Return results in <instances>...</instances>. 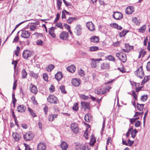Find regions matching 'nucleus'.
Returning a JSON list of instances; mask_svg holds the SVG:
<instances>
[{
    "mask_svg": "<svg viewBox=\"0 0 150 150\" xmlns=\"http://www.w3.org/2000/svg\"><path fill=\"white\" fill-rule=\"evenodd\" d=\"M54 67V66L53 64H50L46 67V70L48 71H51Z\"/></svg>",
    "mask_w": 150,
    "mask_h": 150,
    "instance_id": "29",
    "label": "nucleus"
},
{
    "mask_svg": "<svg viewBox=\"0 0 150 150\" xmlns=\"http://www.w3.org/2000/svg\"><path fill=\"white\" fill-rule=\"evenodd\" d=\"M85 120L86 122H89V115L88 114H87V115H85Z\"/></svg>",
    "mask_w": 150,
    "mask_h": 150,
    "instance_id": "58",
    "label": "nucleus"
},
{
    "mask_svg": "<svg viewBox=\"0 0 150 150\" xmlns=\"http://www.w3.org/2000/svg\"><path fill=\"white\" fill-rule=\"evenodd\" d=\"M90 39L91 42L94 43L98 42L99 41L98 37L96 36H93L91 37Z\"/></svg>",
    "mask_w": 150,
    "mask_h": 150,
    "instance_id": "24",
    "label": "nucleus"
},
{
    "mask_svg": "<svg viewBox=\"0 0 150 150\" xmlns=\"http://www.w3.org/2000/svg\"><path fill=\"white\" fill-rule=\"evenodd\" d=\"M86 25L90 31H93L95 30V26L91 22H87Z\"/></svg>",
    "mask_w": 150,
    "mask_h": 150,
    "instance_id": "12",
    "label": "nucleus"
},
{
    "mask_svg": "<svg viewBox=\"0 0 150 150\" xmlns=\"http://www.w3.org/2000/svg\"><path fill=\"white\" fill-rule=\"evenodd\" d=\"M78 108L77 106V103H76V104H74V107L73 108V109L75 111H77L78 110Z\"/></svg>",
    "mask_w": 150,
    "mask_h": 150,
    "instance_id": "61",
    "label": "nucleus"
},
{
    "mask_svg": "<svg viewBox=\"0 0 150 150\" xmlns=\"http://www.w3.org/2000/svg\"><path fill=\"white\" fill-rule=\"evenodd\" d=\"M132 94L134 99L136 100H137V95L136 94L134 91H133Z\"/></svg>",
    "mask_w": 150,
    "mask_h": 150,
    "instance_id": "63",
    "label": "nucleus"
},
{
    "mask_svg": "<svg viewBox=\"0 0 150 150\" xmlns=\"http://www.w3.org/2000/svg\"><path fill=\"white\" fill-rule=\"evenodd\" d=\"M116 55L122 62L125 63L126 61L127 57L125 53H122V52H120V53H117Z\"/></svg>",
    "mask_w": 150,
    "mask_h": 150,
    "instance_id": "1",
    "label": "nucleus"
},
{
    "mask_svg": "<svg viewBox=\"0 0 150 150\" xmlns=\"http://www.w3.org/2000/svg\"><path fill=\"white\" fill-rule=\"evenodd\" d=\"M110 66L109 64L107 63H103L101 66V69L105 70L108 69Z\"/></svg>",
    "mask_w": 150,
    "mask_h": 150,
    "instance_id": "25",
    "label": "nucleus"
},
{
    "mask_svg": "<svg viewBox=\"0 0 150 150\" xmlns=\"http://www.w3.org/2000/svg\"><path fill=\"white\" fill-rule=\"evenodd\" d=\"M60 17V15L59 13H57V14L56 15V18H55L54 21V23H56L57 21L59 19Z\"/></svg>",
    "mask_w": 150,
    "mask_h": 150,
    "instance_id": "54",
    "label": "nucleus"
},
{
    "mask_svg": "<svg viewBox=\"0 0 150 150\" xmlns=\"http://www.w3.org/2000/svg\"><path fill=\"white\" fill-rule=\"evenodd\" d=\"M36 25H32L30 26V29L31 30L34 31L36 28Z\"/></svg>",
    "mask_w": 150,
    "mask_h": 150,
    "instance_id": "47",
    "label": "nucleus"
},
{
    "mask_svg": "<svg viewBox=\"0 0 150 150\" xmlns=\"http://www.w3.org/2000/svg\"><path fill=\"white\" fill-rule=\"evenodd\" d=\"M28 109L29 111L30 112V114L31 115L32 117H34L36 116V115H35V114L31 108H28Z\"/></svg>",
    "mask_w": 150,
    "mask_h": 150,
    "instance_id": "38",
    "label": "nucleus"
},
{
    "mask_svg": "<svg viewBox=\"0 0 150 150\" xmlns=\"http://www.w3.org/2000/svg\"><path fill=\"white\" fill-rule=\"evenodd\" d=\"M13 139L17 142L18 141L21 139V136L16 132H13L12 134Z\"/></svg>",
    "mask_w": 150,
    "mask_h": 150,
    "instance_id": "17",
    "label": "nucleus"
},
{
    "mask_svg": "<svg viewBox=\"0 0 150 150\" xmlns=\"http://www.w3.org/2000/svg\"><path fill=\"white\" fill-rule=\"evenodd\" d=\"M111 88V87L109 86H106L104 88L101 89L102 90V93L104 94L109 92L110 89Z\"/></svg>",
    "mask_w": 150,
    "mask_h": 150,
    "instance_id": "26",
    "label": "nucleus"
},
{
    "mask_svg": "<svg viewBox=\"0 0 150 150\" xmlns=\"http://www.w3.org/2000/svg\"><path fill=\"white\" fill-rule=\"evenodd\" d=\"M78 73L80 76H82L84 75V71L82 69H80L78 71Z\"/></svg>",
    "mask_w": 150,
    "mask_h": 150,
    "instance_id": "42",
    "label": "nucleus"
},
{
    "mask_svg": "<svg viewBox=\"0 0 150 150\" xmlns=\"http://www.w3.org/2000/svg\"><path fill=\"white\" fill-rule=\"evenodd\" d=\"M80 96L81 98L84 100H87L89 98V97L88 96H85L83 94H81Z\"/></svg>",
    "mask_w": 150,
    "mask_h": 150,
    "instance_id": "39",
    "label": "nucleus"
},
{
    "mask_svg": "<svg viewBox=\"0 0 150 150\" xmlns=\"http://www.w3.org/2000/svg\"><path fill=\"white\" fill-rule=\"evenodd\" d=\"M149 77L147 76H146L144 77L143 80L142 81L141 83V85H143L144 84L146 83L149 80Z\"/></svg>",
    "mask_w": 150,
    "mask_h": 150,
    "instance_id": "34",
    "label": "nucleus"
},
{
    "mask_svg": "<svg viewBox=\"0 0 150 150\" xmlns=\"http://www.w3.org/2000/svg\"><path fill=\"white\" fill-rule=\"evenodd\" d=\"M18 112H24L26 110V107L23 105H20L17 107Z\"/></svg>",
    "mask_w": 150,
    "mask_h": 150,
    "instance_id": "19",
    "label": "nucleus"
},
{
    "mask_svg": "<svg viewBox=\"0 0 150 150\" xmlns=\"http://www.w3.org/2000/svg\"><path fill=\"white\" fill-rule=\"evenodd\" d=\"M30 74L31 76L35 78H37L38 77V75L37 74L33 72H31Z\"/></svg>",
    "mask_w": 150,
    "mask_h": 150,
    "instance_id": "55",
    "label": "nucleus"
},
{
    "mask_svg": "<svg viewBox=\"0 0 150 150\" xmlns=\"http://www.w3.org/2000/svg\"><path fill=\"white\" fill-rule=\"evenodd\" d=\"M91 60L92 61V62L91 63V65L92 67L95 68L97 66V62L101 61V58H98L97 59H91Z\"/></svg>",
    "mask_w": 150,
    "mask_h": 150,
    "instance_id": "11",
    "label": "nucleus"
},
{
    "mask_svg": "<svg viewBox=\"0 0 150 150\" xmlns=\"http://www.w3.org/2000/svg\"><path fill=\"white\" fill-rule=\"evenodd\" d=\"M21 33V36L24 38H27L30 36V33L28 31L25 30H22L18 32V33Z\"/></svg>",
    "mask_w": 150,
    "mask_h": 150,
    "instance_id": "7",
    "label": "nucleus"
},
{
    "mask_svg": "<svg viewBox=\"0 0 150 150\" xmlns=\"http://www.w3.org/2000/svg\"><path fill=\"white\" fill-rule=\"evenodd\" d=\"M34 104L36 105L37 104V101L35 100V98L34 97H32L31 98Z\"/></svg>",
    "mask_w": 150,
    "mask_h": 150,
    "instance_id": "60",
    "label": "nucleus"
},
{
    "mask_svg": "<svg viewBox=\"0 0 150 150\" xmlns=\"http://www.w3.org/2000/svg\"><path fill=\"white\" fill-rule=\"evenodd\" d=\"M75 67L74 65H71L70 66L67 67V70L69 72L71 73H73L75 70Z\"/></svg>",
    "mask_w": 150,
    "mask_h": 150,
    "instance_id": "22",
    "label": "nucleus"
},
{
    "mask_svg": "<svg viewBox=\"0 0 150 150\" xmlns=\"http://www.w3.org/2000/svg\"><path fill=\"white\" fill-rule=\"evenodd\" d=\"M129 32L128 30H123L119 34V36L120 37H124L126 34L127 33Z\"/></svg>",
    "mask_w": 150,
    "mask_h": 150,
    "instance_id": "33",
    "label": "nucleus"
},
{
    "mask_svg": "<svg viewBox=\"0 0 150 150\" xmlns=\"http://www.w3.org/2000/svg\"><path fill=\"white\" fill-rule=\"evenodd\" d=\"M62 3V1L61 0H58L57 1V5L58 8L59 9H60L61 8V5Z\"/></svg>",
    "mask_w": 150,
    "mask_h": 150,
    "instance_id": "40",
    "label": "nucleus"
},
{
    "mask_svg": "<svg viewBox=\"0 0 150 150\" xmlns=\"http://www.w3.org/2000/svg\"><path fill=\"white\" fill-rule=\"evenodd\" d=\"M71 128L72 132L75 133H77L79 132L78 126L77 124L74 123H71Z\"/></svg>",
    "mask_w": 150,
    "mask_h": 150,
    "instance_id": "8",
    "label": "nucleus"
},
{
    "mask_svg": "<svg viewBox=\"0 0 150 150\" xmlns=\"http://www.w3.org/2000/svg\"><path fill=\"white\" fill-rule=\"evenodd\" d=\"M22 77L23 79L25 78L27 75V73L26 71L25 70L23 69L21 72Z\"/></svg>",
    "mask_w": 150,
    "mask_h": 150,
    "instance_id": "32",
    "label": "nucleus"
},
{
    "mask_svg": "<svg viewBox=\"0 0 150 150\" xmlns=\"http://www.w3.org/2000/svg\"><path fill=\"white\" fill-rule=\"evenodd\" d=\"M30 92L34 94H36L38 92L36 86L31 84L30 86Z\"/></svg>",
    "mask_w": 150,
    "mask_h": 150,
    "instance_id": "14",
    "label": "nucleus"
},
{
    "mask_svg": "<svg viewBox=\"0 0 150 150\" xmlns=\"http://www.w3.org/2000/svg\"><path fill=\"white\" fill-rule=\"evenodd\" d=\"M81 83V80L78 78L73 79L71 80L72 84L76 87L78 86Z\"/></svg>",
    "mask_w": 150,
    "mask_h": 150,
    "instance_id": "10",
    "label": "nucleus"
},
{
    "mask_svg": "<svg viewBox=\"0 0 150 150\" xmlns=\"http://www.w3.org/2000/svg\"><path fill=\"white\" fill-rule=\"evenodd\" d=\"M19 38L18 35H17L16 36V38H14L13 41V42H17L19 40Z\"/></svg>",
    "mask_w": 150,
    "mask_h": 150,
    "instance_id": "62",
    "label": "nucleus"
},
{
    "mask_svg": "<svg viewBox=\"0 0 150 150\" xmlns=\"http://www.w3.org/2000/svg\"><path fill=\"white\" fill-rule=\"evenodd\" d=\"M146 67L148 71H150V62H148Z\"/></svg>",
    "mask_w": 150,
    "mask_h": 150,
    "instance_id": "64",
    "label": "nucleus"
},
{
    "mask_svg": "<svg viewBox=\"0 0 150 150\" xmlns=\"http://www.w3.org/2000/svg\"><path fill=\"white\" fill-rule=\"evenodd\" d=\"M135 74L138 77L142 78L144 75V73L143 71L142 66H141L135 72Z\"/></svg>",
    "mask_w": 150,
    "mask_h": 150,
    "instance_id": "2",
    "label": "nucleus"
},
{
    "mask_svg": "<svg viewBox=\"0 0 150 150\" xmlns=\"http://www.w3.org/2000/svg\"><path fill=\"white\" fill-rule=\"evenodd\" d=\"M146 29V25H144L139 29L138 31L141 33H144L145 32Z\"/></svg>",
    "mask_w": 150,
    "mask_h": 150,
    "instance_id": "30",
    "label": "nucleus"
},
{
    "mask_svg": "<svg viewBox=\"0 0 150 150\" xmlns=\"http://www.w3.org/2000/svg\"><path fill=\"white\" fill-rule=\"evenodd\" d=\"M132 21L137 25H138L139 24V23L137 21V18L136 17L133 18H132Z\"/></svg>",
    "mask_w": 150,
    "mask_h": 150,
    "instance_id": "50",
    "label": "nucleus"
},
{
    "mask_svg": "<svg viewBox=\"0 0 150 150\" xmlns=\"http://www.w3.org/2000/svg\"><path fill=\"white\" fill-rule=\"evenodd\" d=\"M49 90L52 93L54 91V87L52 85H51L50 88H49Z\"/></svg>",
    "mask_w": 150,
    "mask_h": 150,
    "instance_id": "49",
    "label": "nucleus"
},
{
    "mask_svg": "<svg viewBox=\"0 0 150 150\" xmlns=\"http://www.w3.org/2000/svg\"><path fill=\"white\" fill-rule=\"evenodd\" d=\"M147 95H143L141 96V99L143 101H145L147 99Z\"/></svg>",
    "mask_w": 150,
    "mask_h": 150,
    "instance_id": "45",
    "label": "nucleus"
},
{
    "mask_svg": "<svg viewBox=\"0 0 150 150\" xmlns=\"http://www.w3.org/2000/svg\"><path fill=\"white\" fill-rule=\"evenodd\" d=\"M77 19L78 18L77 17H70L67 20V21L68 23L70 24L73 21L77 20Z\"/></svg>",
    "mask_w": 150,
    "mask_h": 150,
    "instance_id": "28",
    "label": "nucleus"
},
{
    "mask_svg": "<svg viewBox=\"0 0 150 150\" xmlns=\"http://www.w3.org/2000/svg\"><path fill=\"white\" fill-rule=\"evenodd\" d=\"M68 145L65 142H63L61 144V147L62 150H67L68 148Z\"/></svg>",
    "mask_w": 150,
    "mask_h": 150,
    "instance_id": "20",
    "label": "nucleus"
},
{
    "mask_svg": "<svg viewBox=\"0 0 150 150\" xmlns=\"http://www.w3.org/2000/svg\"><path fill=\"white\" fill-rule=\"evenodd\" d=\"M113 17L116 20H120L123 18L122 14L119 12H114Z\"/></svg>",
    "mask_w": 150,
    "mask_h": 150,
    "instance_id": "9",
    "label": "nucleus"
},
{
    "mask_svg": "<svg viewBox=\"0 0 150 150\" xmlns=\"http://www.w3.org/2000/svg\"><path fill=\"white\" fill-rule=\"evenodd\" d=\"M134 11V7L132 6H129L126 8L125 12L127 14H131Z\"/></svg>",
    "mask_w": 150,
    "mask_h": 150,
    "instance_id": "16",
    "label": "nucleus"
},
{
    "mask_svg": "<svg viewBox=\"0 0 150 150\" xmlns=\"http://www.w3.org/2000/svg\"><path fill=\"white\" fill-rule=\"evenodd\" d=\"M48 76L46 74H43V78L45 81L48 80Z\"/></svg>",
    "mask_w": 150,
    "mask_h": 150,
    "instance_id": "52",
    "label": "nucleus"
},
{
    "mask_svg": "<svg viewBox=\"0 0 150 150\" xmlns=\"http://www.w3.org/2000/svg\"><path fill=\"white\" fill-rule=\"evenodd\" d=\"M108 57L109 60L112 61H115V58L111 55H109Z\"/></svg>",
    "mask_w": 150,
    "mask_h": 150,
    "instance_id": "57",
    "label": "nucleus"
},
{
    "mask_svg": "<svg viewBox=\"0 0 150 150\" xmlns=\"http://www.w3.org/2000/svg\"><path fill=\"white\" fill-rule=\"evenodd\" d=\"M56 29L55 27H52L49 30V33L53 38H54L56 37V35L54 33V31Z\"/></svg>",
    "mask_w": 150,
    "mask_h": 150,
    "instance_id": "18",
    "label": "nucleus"
},
{
    "mask_svg": "<svg viewBox=\"0 0 150 150\" xmlns=\"http://www.w3.org/2000/svg\"><path fill=\"white\" fill-rule=\"evenodd\" d=\"M102 89H97L95 90V93L97 94L98 95L99 94H102L103 93H102Z\"/></svg>",
    "mask_w": 150,
    "mask_h": 150,
    "instance_id": "37",
    "label": "nucleus"
},
{
    "mask_svg": "<svg viewBox=\"0 0 150 150\" xmlns=\"http://www.w3.org/2000/svg\"><path fill=\"white\" fill-rule=\"evenodd\" d=\"M36 43L37 45L40 46L42 45L43 41L42 40H39L36 41Z\"/></svg>",
    "mask_w": 150,
    "mask_h": 150,
    "instance_id": "44",
    "label": "nucleus"
},
{
    "mask_svg": "<svg viewBox=\"0 0 150 150\" xmlns=\"http://www.w3.org/2000/svg\"><path fill=\"white\" fill-rule=\"evenodd\" d=\"M54 119V116H53V115H49L48 117V119L49 121H53Z\"/></svg>",
    "mask_w": 150,
    "mask_h": 150,
    "instance_id": "56",
    "label": "nucleus"
},
{
    "mask_svg": "<svg viewBox=\"0 0 150 150\" xmlns=\"http://www.w3.org/2000/svg\"><path fill=\"white\" fill-rule=\"evenodd\" d=\"M98 48L95 46H93L90 47L89 48V50L91 51H94L98 50Z\"/></svg>",
    "mask_w": 150,
    "mask_h": 150,
    "instance_id": "35",
    "label": "nucleus"
},
{
    "mask_svg": "<svg viewBox=\"0 0 150 150\" xmlns=\"http://www.w3.org/2000/svg\"><path fill=\"white\" fill-rule=\"evenodd\" d=\"M144 104H140L137 103V110L139 111L142 110L144 108Z\"/></svg>",
    "mask_w": 150,
    "mask_h": 150,
    "instance_id": "31",
    "label": "nucleus"
},
{
    "mask_svg": "<svg viewBox=\"0 0 150 150\" xmlns=\"http://www.w3.org/2000/svg\"><path fill=\"white\" fill-rule=\"evenodd\" d=\"M82 27L81 26L79 25H77L75 29L74 33L76 35L79 36L82 33Z\"/></svg>",
    "mask_w": 150,
    "mask_h": 150,
    "instance_id": "6",
    "label": "nucleus"
},
{
    "mask_svg": "<svg viewBox=\"0 0 150 150\" xmlns=\"http://www.w3.org/2000/svg\"><path fill=\"white\" fill-rule=\"evenodd\" d=\"M140 125V122L139 121H137L135 122V126L136 127H138Z\"/></svg>",
    "mask_w": 150,
    "mask_h": 150,
    "instance_id": "59",
    "label": "nucleus"
},
{
    "mask_svg": "<svg viewBox=\"0 0 150 150\" xmlns=\"http://www.w3.org/2000/svg\"><path fill=\"white\" fill-rule=\"evenodd\" d=\"M146 53V52L144 51L143 50H141L139 52L140 54L141 55L142 57L144 56Z\"/></svg>",
    "mask_w": 150,
    "mask_h": 150,
    "instance_id": "51",
    "label": "nucleus"
},
{
    "mask_svg": "<svg viewBox=\"0 0 150 150\" xmlns=\"http://www.w3.org/2000/svg\"><path fill=\"white\" fill-rule=\"evenodd\" d=\"M20 50V48L19 47H17L16 50L15 51V54L17 56H18Z\"/></svg>",
    "mask_w": 150,
    "mask_h": 150,
    "instance_id": "43",
    "label": "nucleus"
},
{
    "mask_svg": "<svg viewBox=\"0 0 150 150\" xmlns=\"http://www.w3.org/2000/svg\"><path fill=\"white\" fill-rule=\"evenodd\" d=\"M56 79L58 81L61 80L62 77V73L60 72H58L55 75Z\"/></svg>",
    "mask_w": 150,
    "mask_h": 150,
    "instance_id": "21",
    "label": "nucleus"
},
{
    "mask_svg": "<svg viewBox=\"0 0 150 150\" xmlns=\"http://www.w3.org/2000/svg\"><path fill=\"white\" fill-rule=\"evenodd\" d=\"M78 146L76 147V149L77 150H90L88 146L83 145L81 146V148L79 147V149H78Z\"/></svg>",
    "mask_w": 150,
    "mask_h": 150,
    "instance_id": "27",
    "label": "nucleus"
},
{
    "mask_svg": "<svg viewBox=\"0 0 150 150\" xmlns=\"http://www.w3.org/2000/svg\"><path fill=\"white\" fill-rule=\"evenodd\" d=\"M34 137V135L31 132H28L23 135L24 138L26 141L32 139Z\"/></svg>",
    "mask_w": 150,
    "mask_h": 150,
    "instance_id": "4",
    "label": "nucleus"
},
{
    "mask_svg": "<svg viewBox=\"0 0 150 150\" xmlns=\"http://www.w3.org/2000/svg\"><path fill=\"white\" fill-rule=\"evenodd\" d=\"M68 35L67 32L63 31L60 34L59 37L61 39L66 40L68 38Z\"/></svg>",
    "mask_w": 150,
    "mask_h": 150,
    "instance_id": "15",
    "label": "nucleus"
},
{
    "mask_svg": "<svg viewBox=\"0 0 150 150\" xmlns=\"http://www.w3.org/2000/svg\"><path fill=\"white\" fill-rule=\"evenodd\" d=\"M33 55L32 51L29 50H26L23 52V56L24 59H26L31 57Z\"/></svg>",
    "mask_w": 150,
    "mask_h": 150,
    "instance_id": "5",
    "label": "nucleus"
},
{
    "mask_svg": "<svg viewBox=\"0 0 150 150\" xmlns=\"http://www.w3.org/2000/svg\"><path fill=\"white\" fill-rule=\"evenodd\" d=\"M24 22H21L20 23H19L18 24V25H16L15 28L14 29V30L12 31V32L11 34V35H11L13 33V32L15 31V30H16V29L20 25H21L22 23H23Z\"/></svg>",
    "mask_w": 150,
    "mask_h": 150,
    "instance_id": "46",
    "label": "nucleus"
},
{
    "mask_svg": "<svg viewBox=\"0 0 150 150\" xmlns=\"http://www.w3.org/2000/svg\"><path fill=\"white\" fill-rule=\"evenodd\" d=\"M60 89L62 93H66V91L65 90V87L64 86H61L60 87Z\"/></svg>",
    "mask_w": 150,
    "mask_h": 150,
    "instance_id": "41",
    "label": "nucleus"
},
{
    "mask_svg": "<svg viewBox=\"0 0 150 150\" xmlns=\"http://www.w3.org/2000/svg\"><path fill=\"white\" fill-rule=\"evenodd\" d=\"M110 25L111 27H112L116 29H117L119 25L115 23H113L112 24H111Z\"/></svg>",
    "mask_w": 150,
    "mask_h": 150,
    "instance_id": "53",
    "label": "nucleus"
},
{
    "mask_svg": "<svg viewBox=\"0 0 150 150\" xmlns=\"http://www.w3.org/2000/svg\"><path fill=\"white\" fill-rule=\"evenodd\" d=\"M137 131L136 129H134L131 132V134L132 135V137L133 138H134L135 137L136 134L137 133Z\"/></svg>",
    "mask_w": 150,
    "mask_h": 150,
    "instance_id": "36",
    "label": "nucleus"
},
{
    "mask_svg": "<svg viewBox=\"0 0 150 150\" xmlns=\"http://www.w3.org/2000/svg\"><path fill=\"white\" fill-rule=\"evenodd\" d=\"M46 145L43 142H40L38 145L37 150H45Z\"/></svg>",
    "mask_w": 150,
    "mask_h": 150,
    "instance_id": "13",
    "label": "nucleus"
},
{
    "mask_svg": "<svg viewBox=\"0 0 150 150\" xmlns=\"http://www.w3.org/2000/svg\"><path fill=\"white\" fill-rule=\"evenodd\" d=\"M81 105L82 108L86 109H88L89 108V104L88 103L85 102H81Z\"/></svg>",
    "mask_w": 150,
    "mask_h": 150,
    "instance_id": "23",
    "label": "nucleus"
},
{
    "mask_svg": "<svg viewBox=\"0 0 150 150\" xmlns=\"http://www.w3.org/2000/svg\"><path fill=\"white\" fill-rule=\"evenodd\" d=\"M55 26L58 28H60L62 29H63L62 24L60 23H56Z\"/></svg>",
    "mask_w": 150,
    "mask_h": 150,
    "instance_id": "48",
    "label": "nucleus"
},
{
    "mask_svg": "<svg viewBox=\"0 0 150 150\" xmlns=\"http://www.w3.org/2000/svg\"><path fill=\"white\" fill-rule=\"evenodd\" d=\"M47 100L48 102L54 104H56L58 101L57 98L53 95H49L47 98Z\"/></svg>",
    "mask_w": 150,
    "mask_h": 150,
    "instance_id": "3",
    "label": "nucleus"
}]
</instances>
